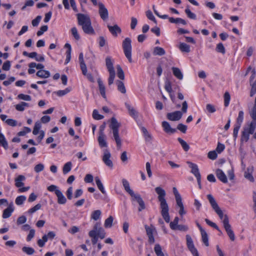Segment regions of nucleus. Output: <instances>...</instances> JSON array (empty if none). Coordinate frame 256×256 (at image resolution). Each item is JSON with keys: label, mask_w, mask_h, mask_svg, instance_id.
<instances>
[{"label": "nucleus", "mask_w": 256, "mask_h": 256, "mask_svg": "<svg viewBox=\"0 0 256 256\" xmlns=\"http://www.w3.org/2000/svg\"><path fill=\"white\" fill-rule=\"evenodd\" d=\"M26 198L24 196H18L15 200V202L17 205H22L26 200Z\"/></svg>", "instance_id": "nucleus-45"}, {"label": "nucleus", "mask_w": 256, "mask_h": 256, "mask_svg": "<svg viewBox=\"0 0 256 256\" xmlns=\"http://www.w3.org/2000/svg\"><path fill=\"white\" fill-rule=\"evenodd\" d=\"M168 20L170 23H173V24H180L182 25H186L187 24L186 22L182 18H175L170 17V18H168Z\"/></svg>", "instance_id": "nucleus-25"}, {"label": "nucleus", "mask_w": 256, "mask_h": 256, "mask_svg": "<svg viewBox=\"0 0 256 256\" xmlns=\"http://www.w3.org/2000/svg\"><path fill=\"white\" fill-rule=\"evenodd\" d=\"M187 246L194 256H199L198 252L193 244V241H186Z\"/></svg>", "instance_id": "nucleus-22"}, {"label": "nucleus", "mask_w": 256, "mask_h": 256, "mask_svg": "<svg viewBox=\"0 0 256 256\" xmlns=\"http://www.w3.org/2000/svg\"><path fill=\"white\" fill-rule=\"evenodd\" d=\"M0 145L6 150L8 148V142L2 134H0Z\"/></svg>", "instance_id": "nucleus-35"}, {"label": "nucleus", "mask_w": 256, "mask_h": 256, "mask_svg": "<svg viewBox=\"0 0 256 256\" xmlns=\"http://www.w3.org/2000/svg\"><path fill=\"white\" fill-rule=\"evenodd\" d=\"M154 250L157 256H164L160 244H156Z\"/></svg>", "instance_id": "nucleus-44"}, {"label": "nucleus", "mask_w": 256, "mask_h": 256, "mask_svg": "<svg viewBox=\"0 0 256 256\" xmlns=\"http://www.w3.org/2000/svg\"><path fill=\"white\" fill-rule=\"evenodd\" d=\"M18 98L20 100H22L26 101H30L32 100L31 96L29 95L20 94L18 96Z\"/></svg>", "instance_id": "nucleus-56"}, {"label": "nucleus", "mask_w": 256, "mask_h": 256, "mask_svg": "<svg viewBox=\"0 0 256 256\" xmlns=\"http://www.w3.org/2000/svg\"><path fill=\"white\" fill-rule=\"evenodd\" d=\"M44 169V165L42 164H36L34 168V171L37 173L42 171Z\"/></svg>", "instance_id": "nucleus-63"}, {"label": "nucleus", "mask_w": 256, "mask_h": 256, "mask_svg": "<svg viewBox=\"0 0 256 256\" xmlns=\"http://www.w3.org/2000/svg\"><path fill=\"white\" fill-rule=\"evenodd\" d=\"M172 191H173V193L174 195L176 202L182 200L180 194L178 193V192L176 187H174L172 188Z\"/></svg>", "instance_id": "nucleus-58"}, {"label": "nucleus", "mask_w": 256, "mask_h": 256, "mask_svg": "<svg viewBox=\"0 0 256 256\" xmlns=\"http://www.w3.org/2000/svg\"><path fill=\"white\" fill-rule=\"evenodd\" d=\"M48 27L46 25L42 26L40 27V30L38 31L36 34L38 36L42 35L44 32L47 31Z\"/></svg>", "instance_id": "nucleus-60"}, {"label": "nucleus", "mask_w": 256, "mask_h": 256, "mask_svg": "<svg viewBox=\"0 0 256 256\" xmlns=\"http://www.w3.org/2000/svg\"><path fill=\"white\" fill-rule=\"evenodd\" d=\"M187 163L191 168V172L196 177V178L201 176L198 166L196 164L190 162H188Z\"/></svg>", "instance_id": "nucleus-15"}, {"label": "nucleus", "mask_w": 256, "mask_h": 256, "mask_svg": "<svg viewBox=\"0 0 256 256\" xmlns=\"http://www.w3.org/2000/svg\"><path fill=\"white\" fill-rule=\"evenodd\" d=\"M104 230L100 226V224L96 222L93 229L89 232L90 236L94 240L104 239L105 238Z\"/></svg>", "instance_id": "nucleus-6"}, {"label": "nucleus", "mask_w": 256, "mask_h": 256, "mask_svg": "<svg viewBox=\"0 0 256 256\" xmlns=\"http://www.w3.org/2000/svg\"><path fill=\"white\" fill-rule=\"evenodd\" d=\"M178 48L183 52L188 53L190 51V46L184 42H180Z\"/></svg>", "instance_id": "nucleus-30"}, {"label": "nucleus", "mask_w": 256, "mask_h": 256, "mask_svg": "<svg viewBox=\"0 0 256 256\" xmlns=\"http://www.w3.org/2000/svg\"><path fill=\"white\" fill-rule=\"evenodd\" d=\"M145 228L147 235L148 236V240H154L155 238L154 235L156 234L155 228L152 226H146Z\"/></svg>", "instance_id": "nucleus-13"}, {"label": "nucleus", "mask_w": 256, "mask_h": 256, "mask_svg": "<svg viewBox=\"0 0 256 256\" xmlns=\"http://www.w3.org/2000/svg\"><path fill=\"white\" fill-rule=\"evenodd\" d=\"M107 27L110 32L114 36H117L118 34H120L122 32L121 28L116 24H114V26H111L110 24H108Z\"/></svg>", "instance_id": "nucleus-14"}, {"label": "nucleus", "mask_w": 256, "mask_h": 256, "mask_svg": "<svg viewBox=\"0 0 256 256\" xmlns=\"http://www.w3.org/2000/svg\"><path fill=\"white\" fill-rule=\"evenodd\" d=\"M216 50L218 52L224 54L226 52L225 48L222 43H218L216 46Z\"/></svg>", "instance_id": "nucleus-47"}, {"label": "nucleus", "mask_w": 256, "mask_h": 256, "mask_svg": "<svg viewBox=\"0 0 256 256\" xmlns=\"http://www.w3.org/2000/svg\"><path fill=\"white\" fill-rule=\"evenodd\" d=\"M106 66L108 72H115L113 66V62L110 56H108L106 58Z\"/></svg>", "instance_id": "nucleus-27"}, {"label": "nucleus", "mask_w": 256, "mask_h": 256, "mask_svg": "<svg viewBox=\"0 0 256 256\" xmlns=\"http://www.w3.org/2000/svg\"><path fill=\"white\" fill-rule=\"evenodd\" d=\"M176 203L178 206L180 208V210L178 211L179 214L180 216H182L183 215L185 214H186V211L184 209V206L182 202V200L176 202Z\"/></svg>", "instance_id": "nucleus-32"}, {"label": "nucleus", "mask_w": 256, "mask_h": 256, "mask_svg": "<svg viewBox=\"0 0 256 256\" xmlns=\"http://www.w3.org/2000/svg\"><path fill=\"white\" fill-rule=\"evenodd\" d=\"M26 180V178L23 175H19L16 178H15V186L17 188H20L24 186V183L22 182Z\"/></svg>", "instance_id": "nucleus-24"}, {"label": "nucleus", "mask_w": 256, "mask_h": 256, "mask_svg": "<svg viewBox=\"0 0 256 256\" xmlns=\"http://www.w3.org/2000/svg\"><path fill=\"white\" fill-rule=\"evenodd\" d=\"M55 236V233L54 232H50L47 234H45L42 236V240H52L54 238Z\"/></svg>", "instance_id": "nucleus-52"}, {"label": "nucleus", "mask_w": 256, "mask_h": 256, "mask_svg": "<svg viewBox=\"0 0 256 256\" xmlns=\"http://www.w3.org/2000/svg\"><path fill=\"white\" fill-rule=\"evenodd\" d=\"M92 116L94 119L96 120H100L104 118V116L102 115L99 114L97 110H94L92 112Z\"/></svg>", "instance_id": "nucleus-43"}, {"label": "nucleus", "mask_w": 256, "mask_h": 256, "mask_svg": "<svg viewBox=\"0 0 256 256\" xmlns=\"http://www.w3.org/2000/svg\"><path fill=\"white\" fill-rule=\"evenodd\" d=\"M224 226L230 240H234V234L232 230L230 225L228 222L227 218H226L224 222Z\"/></svg>", "instance_id": "nucleus-12"}, {"label": "nucleus", "mask_w": 256, "mask_h": 256, "mask_svg": "<svg viewBox=\"0 0 256 256\" xmlns=\"http://www.w3.org/2000/svg\"><path fill=\"white\" fill-rule=\"evenodd\" d=\"M185 12V13L187 15V16L190 18V19H192V20H196V15L192 12L190 9V6L188 5L186 6V8L184 10Z\"/></svg>", "instance_id": "nucleus-37"}, {"label": "nucleus", "mask_w": 256, "mask_h": 256, "mask_svg": "<svg viewBox=\"0 0 256 256\" xmlns=\"http://www.w3.org/2000/svg\"><path fill=\"white\" fill-rule=\"evenodd\" d=\"M28 66L30 68H36L37 69L41 70L44 68V66L41 64H36L35 62H31L28 64Z\"/></svg>", "instance_id": "nucleus-49"}, {"label": "nucleus", "mask_w": 256, "mask_h": 256, "mask_svg": "<svg viewBox=\"0 0 256 256\" xmlns=\"http://www.w3.org/2000/svg\"><path fill=\"white\" fill-rule=\"evenodd\" d=\"M256 128V122H251L247 128H244L242 132L240 138V142H247L249 140V136L250 134H253Z\"/></svg>", "instance_id": "nucleus-7"}, {"label": "nucleus", "mask_w": 256, "mask_h": 256, "mask_svg": "<svg viewBox=\"0 0 256 256\" xmlns=\"http://www.w3.org/2000/svg\"><path fill=\"white\" fill-rule=\"evenodd\" d=\"M98 88L100 94L104 98H106V95L105 86L100 78L98 79Z\"/></svg>", "instance_id": "nucleus-23"}, {"label": "nucleus", "mask_w": 256, "mask_h": 256, "mask_svg": "<svg viewBox=\"0 0 256 256\" xmlns=\"http://www.w3.org/2000/svg\"><path fill=\"white\" fill-rule=\"evenodd\" d=\"M178 140L180 143L184 151L187 152L190 146L186 142L180 138H178Z\"/></svg>", "instance_id": "nucleus-40"}, {"label": "nucleus", "mask_w": 256, "mask_h": 256, "mask_svg": "<svg viewBox=\"0 0 256 256\" xmlns=\"http://www.w3.org/2000/svg\"><path fill=\"white\" fill-rule=\"evenodd\" d=\"M110 128L112 130L114 138L118 150H120L122 147V140L119 135V128L120 126V124L118 122L114 117H112L110 120Z\"/></svg>", "instance_id": "nucleus-4"}, {"label": "nucleus", "mask_w": 256, "mask_h": 256, "mask_svg": "<svg viewBox=\"0 0 256 256\" xmlns=\"http://www.w3.org/2000/svg\"><path fill=\"white\" fill-rule=\"evenodd\" d=\"M162 125L165 132L168 134H174L176 132V130L172 128L170 124L166 121L162 122Z\"/></svg>", "instance_id": "nucleus-18"}, {"label": "nucleus", "mask_w": 256, "mask_h": 256, "mask_svg": "<svg viewBox=\"0 0 256 256\" xmlns=\"http://www.w3.org/2000/svg\"><path fill=\"white\" fill-rule=\"evenodd\" d=\"M98 6L99 8L98 14L100 18L104 21L106 20L108 18V9L102 2H99L98 4Z\"/></svg>", "instance_id": "nucleus-9"}, {"label": "nucleus", "mask_w": 256, "mask_h": 256, "mask_svg": "<svg viewBox=\"0 0 256 256\" xmlns=\"http://www.w3.org/2000/svg\"><path fill=\"white\" fill-rule=\"evenodd\" d=\"M216 174L217 178L223 183H226L228 179L225 174L220 169H217L216 171Z\"/></svg>", "instance_id": "nucleus-19"}, {"label": "nucleus", "mask_w": 256, "mask_h": 256, "mask_svg": "<svg viewBox=\"0 0 256 256\" xmlns=\"http://www.w3.org/2000/svg\"><path fill=\"white\" fill-rule=\"evenodd\" d=\"M78 25L82 26L84 32L86 34H94V30L92 26L91 20L87 14H76Z\"/></svg>", "instance_id": "nucleus-2"}, {"label": "nucleus", "mask_w": 256, "mask_h": 256, "mask_svg": "<svg viewBox=\"0 0 256 256\" xmlns=\"http://www.w3.org/2000/svg\"><path fill=\"white\" fill-rule=\"evenodd\" d=\"M126 108H128V112L130 115L134 118H138V112L134 109V108L132 107L129 104L126 103L125 104Z\"/></svg>", "instance_id": "nucleus-29"}, {"label": "nucleus", "mask_w": 256, "mask_h": 256, "mask_svg": "<svg viewBox=\"0 0 256 256\" xmlns=\"http://www.w3.org/2000/svg\"><path fill=\"white\" fill-rule=\"evenodd\" d=\"M56 194L58 198V203L60 204H64L66 202V198L64 196L60 190H56Z\"/></svg>", "instance_id": "nucleus-20"}, {"label": "nucleus", "mask_w": 256, "mask_h": 256, "mask_svg": "<svg viewBox=\"0 0 256 256\" xmlns=\"http://www.w3.org/2000/svg\"><path fill=\"white\" fill-rule=\"evenodd\" d=\"M174 75L178 80H182L183 78V74L180 70L178 68L172 67V68Z\"/></svg>", "instance_id": "nucleus-28"}, {"label": "nucleus", "mask_w": 256, "mask_h": 256, "mask_svg": "<svg viewBox=\"0 0 256 256\" xmlns=\"http://www.w3.org/2000/svg\"><path fill=\"white\" fill-rule=\"evenodd\" d=\"M155 191L158 194V200L160 202V208H161V214L166 222L170 221V216L168 214L169 208L166 200V192L160 186L156 188Z\"/></svg>", "instance_id": "nucleus-1"}, {"label": "nucleus", "mask_w": 256, "mask_h": 256, "mask_svg": "<svg viewBox=\"0 0 256 256\" xmlns=\"http://www.w3.org/2000/svg\"><path fill=\"white\" fill-rule=\"evenodd\" d=\"M244 120V112L241 110L238 112V117L236 118V125L241 126V124L242 122Z\"/></svg>", "instance_id": "nucleus-46"}, {"label": "nucleus", "mask_w": 256, "mask_h": 256, "mask_svg": "<svg viewBox=\"0 0 256 256\" xmlns=\"http://www.w3.org/2000/svg\"><path fill=\"white\" fill-rule=\"evenodd\" d=\"M42 208V204H36L34 206L33 208H30L28 212V213L30 214H32L35 212L36 211L40 210Z\"/></svg>", "instance_id": "nucleus-50"}, {"label": "nucleus", "mask_w": 256, "mask_h": 256, "mask_svg": "<svg viewBox=\"0 0 256 256\" xmlns=\"http://www.w3.org/2000/svg\"><path fill=\"white\" fill-rule=\"evenodd\" d=\"M207 198L213 210L218 216L222 220L223 225L224 226V222L226 218H227L228 222L229 223L228 216L226 214H224L222 210L218 206V203L212 196L209 194L207 196Z\"/></svg>", "instance_id": "nucleus-5"}, {"label": "nucleus", "mask_w": 256, "mask_h": 256, "mask_svg": "<svg viewBox=\"0 0 256 256\" xmlns=\"http://www.w3.org/2000/svg\"><path fill=\"white\" fill-rule=\"evenodd\" d=\"M70 91V88H68L64 90H58L56 92V93L58 96H62L68 94Z\"/></svg>", "instance_id": "nucleus-54"}, {"label": "nucleus", "mask_w": 256, "mask_h": 256, "mask_svg": "<svg viewBox=\"0 0 256 256\" xmlns=\"http://www.w3.org/2000/svg\"><path fill=\"white\" fill-rule=\"evenodd\" d=\"M14 210V208L13 206V204L12 202L9 204L8 206L4 210L2 218H7L10 217Z\"/></svg>", "instance_id": "nucleus-17"}, {"label": "nucleus", "mask_w": 256, "mask_h": 256, "mask_svg": "<svg viewBox=\"0 0 256 256\" xmlns=\"http://www.w3.org/2000/svg\"><path fill=\"white\" fill-rule=\"evenodd\" d=\"M206 110L208 112L210 113H214L216 111L214 106L211 104H206Z\"/></svg>", "instance_id": "nucleus-64"}, {"label": "nucleus", "mask_w": 256, "mask_h": 256, "mask_svg": "<svg viewBox=\"0 0 256 256\" xmlns=\"http://www.w3.org/2000/svg\"><path fill=\"white\" fill-rule=\"evenodd\" d=\"M254 172V167L253 166H249L247 168L246 171L244 172V176L246 178L249 180L251 182H254V178L252 175V174Z\"/></svg>", "instance_id": "nucleus-16"}, {"label": "nucleus", "mask_w": 256, "mask_h": 256, "mask_svg": "<svg viewBox=\"0 0 256 256\" xmlns=\"http://www.w3.org/2000/svg\"><path fill=\"white\" fill-rule=\"evenodd\" d=\"M224 105L226 107L228 106L229 104L230 96L228 92H226L224 94Z\"/></svg>", "instance_id": "nucleus-48"}, {"label": "nucleus", "mask_w": 256, "mask_h": 256, "mask_svg": "<svg viewBox=\"0 0 256 256\" xmlns=\"http://www.w3.org/2000/svg\"><path fill=\"white\" fill-rule=\"evenodd\" d=\"M111 154L110 151L108 149L104 150V155L102 156V161L104 164L110 168L113 167V163L112 160H110Z\"/></svg>", "instance_id": "nucleus-10"}, {"label": "nucleus", "mask_w": 256, "mask_h": 256, "mask_svg": "<svg viewBox=\"0 0 256 256\" xmlns=\"http://www.w3.org/2000/svg\"><path fill=\"white\" fill-rule=\"evenodd\" d=\"M142 130L144 134L146 141H150L152 139L150 134L148 132L147 130L144 127L142 128Z\"/></svg>", "instance_id": "nucleus-51"}, {"label": "nucleus", "mask_w": 256, "mask_h": 256, "mask_svg": "<svg viewBox=\"0 0 256 256\" xmlns=\"http://www.w3.org/2000/svg\"><path fill=\"white\" fill-rule=\"evenodd\" d=\"M250 85L252 86L250 92V96L252 97L256 93V80L254 82L250 84Z\"/></svg>", "instance_id": "nucleus-59"}, {"label": "nucleus", "mask_w": 256, "mask_h": 256, "mask_svg": "<svg viewBox=\"0 0 256 256\" xmlns=\"http://www.w3.org/2000/svg\"><path fill=\"white\" fill-rule=\"evenodd\" d=\"M98 141L100 148H106L108 146L105 134H99Z\"/></svg>", "instance_id": "nucleus-21"}, {"label": "nucleus", "mask_w": 256, "mask_h": 256, "mask_svg": "<svg viewBox=\"0 0 256 256\" xmlns=\"http://www.w3.org/2000/svg\"><path fill=\"white\" fill-rule=\"evenodd\" d=\"M71 32L76 40H78L80 39V36L78 33L77 28L76 27H73L72 28Z\"/></svg>", "instance_id": "nucleus-53"}, {"label": "nucleus", "mask_w": 256, "mask_h": 256, "mask_svg": "<svg viewBox=\"0 0 256 256\" xmlns=\"http://www.w3.org/2000/svg\"><path fill=\"white\" fill-rule=\"evenodd\" d=\"M117 68V75L118 76L120 79V80H124V72L120 67V65H118L116 66Z\"/></svg>", "instance_id": "nucleus-42"}, {"label": "nucleus", "mask_w": 256, "mask_h": 256, "mask_svg": "<svg viewBox=\"0 0 256 256\" xmlns=\"http://www.w3.org/2000/svg\"><path fill=\"white\" fill-rule=\"evenodd\" d=\"M116 83L118 86V90L122 94H125L126 92V89L124 82L120 80H117Z\"/></svg>", "instance_id": "nucleus-38"}, {"label": "nucleus", "mask_w": 256, "mask_h": 256, "mask_svg": "<svg viewBox=\"0 0 256 256\" xmlns=\"http://www.w3.org/2000/svg\"><path fill=\"white\" fill-rule=\"evenodd\" d=\"M146 16H147V18L152 20V22H154L155 24H156L157 23V21L156 20V19L155 18L152 12L150 10H147L146 12Z\"/></svg>", "instance_id": "nucleus-57"}, {"label": "nucleus", "mask_w": 256, "mask_h": 256, "mask_svg": "<svg viewBox=\"0 0 256 256\" xmlns=\"http://www.w3.org/2000/svg\"><path fill=\"white\" fill-rule=\"evenodd\" d=\"M22 250L28 255H32L34 252V249L30 247L24 246L22 248Z\"/></svg>", "instance_id": "nucleus-55"}, {"label": "nucleus", "mask_w": 256, "mask_h": 256, "mask_svg": "<svg viewBox=\"0 0 256 256\" xmlns=\"http://www.w3.org/2000/svg\"><path fill=\"white\" fill-rule=\"evenodd\" d=\"M36 75L43 78H48L50 76V72L48 70H41L37 72Z\"/></svg>", "instance_id": "nucleus-26"}, {"label": "nucleus", "mask_w": 256, "mask_h": 256, "mask_svg": "<svg viewBox=\"0 0 256 256\" xmlns=\"http://www.w3.org/2000/svg\"><path fill=\"white\" fill-rule=\"evenodd\" d=\"M72 167V163L70 162L66 163L62 168L63 174H66L70 171Z\"/></svg>", "instance_id": "nucleus-36"}, {"label": "nucleus", "mask_w": 256, "mask_h": 256, "mask_svg": "<svg viewBox=\"0 0 256 256\" xmlns=\"http://www.w3.org/2000/svg\"><path fill=\"white\" fill-rule=\"evenodd\" d=\"M166 52L164 50L159 46H156L154 48L153 54L154 56H162L164 55Z\"/></svg>", "instance_id": "nucleus-31"}, {"label": "nucleus", "mask_w": 256, "mask_h": 256, "mask_svg": "<svg viewBox=\"0 0 256 256\" xmlns=\"http://www.w3.org/2000/svg\"><path fill=\"white\" fill-rule=\"evenodd\" d=\"M113 217L112 216H110L108 218L105 220L104 226L106 228H110L112 226V222H113Z\"/></svg>", "instance_id": "nucleus-41"}, {"label": "nucleus", "mask_w": 256, "mask_h": 256, "mask_svg": "<svg viewBox=\"0 0 256 256\" xmlns=\"http://www.w3.org/2000/svg\"><path fill=\"white\" fill-rule=\"evenodd\" d=\"M182 114L180 111H175L166 114V118L172 121H178L182 118Z\"/></svg>", "instance_id": "nucleus-11"}, {"label": "nucleus", "mask_w": 256, "mask_h": 256, "mask_svg": "<svg viewBox=\"0 0 256 256\" xmlns=\"http://www.w3.org/2000/svg\"><path fill=\"white\" fill-rule=\"evenodd\" d=\"M122 185L125 190L132 196V200H136L139 204L138 210L141 212L145 209L146 206L144 200L139 194H135L132 190L130 188L129 182L126 179L122 180Z\"/></svg>", "instance_id": "nucleus-3"}, {"label": "nucleus", "mask_w": 256, "mask_h": 256, "mask_svg": "<svg viewBox=\"0 0 256 256\" xmlns=\"http://www.w3.org/2000/svg\"><path fill=\"white\" fill-rule=\"evenodd\" d=\"M132 40L130 38H126L122 42V46L126 57L130 62H132Z\"/></svg>", "instance_id": "nucleus-8"}, {"label": "nucleus", "mask_w": 256, "mask_h": 256, "mask_svg": "<svg viewBox=\"0 0 256 256\" xmlns=\"http://www.w3.org/2000/svg\"><path fill=\"white\" fill-rule=\"evenodd\" d=\"M29 104L26 102H22L20 103L17 104L15 106L16 109L20 112H22L24 110L25 107H28Z\"/></svg>", "instance_id": "nucleus-33"}, {"label": "nucleus", "mask_w": 256, "mask_h": 256, "mask_svg": "<svg viewBox=\"0 0 256 256\" xmlns=\"http://www.w3.org/2000/svg\"><path fill=\"white\" fill-rule=\"evenodd\" d=\"M179 218L178 217H176L174 220L170 223V227L172 230H174L175 228L178 226Z\"/></svg>", "instance_id": "nucleus-62"}, {"label": "nucleus", "mask_w": 256, "mask_h": 256, "mask_svg": "<svg viewBox=\"0 0 256 256\" xmlns=\"http://www.w3.org/2000/svg\"><path fill=\"white\" fill-rule=\"evenodd\" d=\"M95 180H96V184L98 188V189L100 190L103 194H106V191L104 190V187L103 186V184H102L101 180H100V178L98 176L96 177L95 178Z\"/></svg>", "instance_id": "nucleus-34"}, {"label": "nucleus", "mask_w": 256, "mask_h": 256, "mask_svg": "<svg viewBox=\"0 0 256 256\" xmlns=\"http://www.w3.org/2000/svg\"><path fill=\"white\" fill-rule=\"evenodd\" d=\"M177 129L185 134L187 130V126L182 124H179L177 126Z\"/></svg>", "instance_id": "nucleus-61"}, {"label": "nucleus", "mask_w": 256, "mask_h": 256, "mask_svg": "<svg viewBox=\"0 0 256 256\" xmlns=\"http://www.w3.org/2000/svg\"><path fill=\"white\" fill-rule=\"evenodd\" d=\"M102 212L100 210H96L92 212L90 218L94 220H98L101 216Z\"/></svg>", "instance_id": "nucleus-39"}]
</instances>
